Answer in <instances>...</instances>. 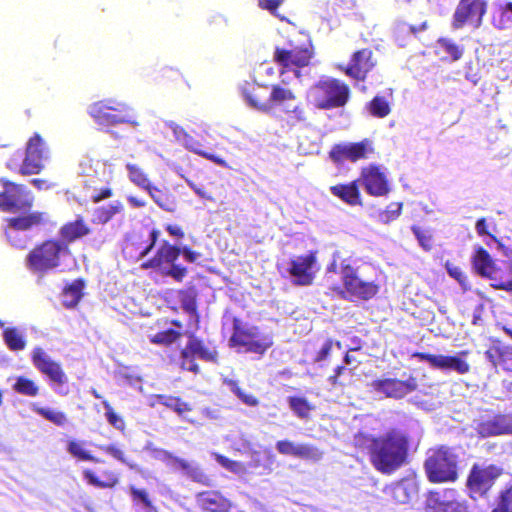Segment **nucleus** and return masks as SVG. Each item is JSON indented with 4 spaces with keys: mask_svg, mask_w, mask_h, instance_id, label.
<instances>
[{
    "mask_svg": "<svg viewBox=\"0 0 512 512\" xmlns=\"http://www.w3.org/2000/svg\"><path fill=\"white\" fill-rule=\"evenodd\" d=\"M407 452V437L400 431L392 430L373 440L371 460L378 471L390 474L401 467Z\"/></svg>",
    "mask_w": 512,
    "mask_h": 512,
    "instance_id": "1",
    "label": "nucleus"
},
{
    "mask_svg": "<svg viewBox=\"0 0 512 512\" xmlns=\"http://www.w3.org/2000/svg\"><path fill=\"white\" fill-rule=\"evenodd\" d=\"M26 260L29 270L40 275L58 268L60 271H64L74 262L67 244L61 241L44 242L35 247L27 255Z\"/></svg>",
    "mask_w": 512,
    "mask_h": 512,
    "instance_id": "2",
    "label": "nucleus"
},
{
    "mask_svg": "<svg viewBox=\"0 0 512 512\" xmlns=\"http://www.w3.org/2000/svg\"><path fill=\"white\" fill-rule=\"evenodd\" d=\"M458 455L447 446L430 449L425 460V470L431 482H453L457 479Z\"/></svg>",
    "mask_w": 512,
    "mask_h": 512,
    "instance_id": "3",
    "label": "nucleus"
},
{
    "mask_svg": "<svg viewBox=\"0 0 512 512\" xmlns=\"http://www.w3.org/2000/svg\"><path fill=\"white\" fill-rule=\"evenodd\" d=\"M307 97L319 109L342 107L349 99V88L337 79L325 78L309 89Z\"/></svg>",
    "mask_w": 512,
    "mask_h": 512,
    "instance_id": "4",
    "label": "nucleus"
},
{
    "mask_svg": "<svg viewBox=\"0 0 512 512\" xmlns=\"http://www.w3.org/2000/svg\"><path fill=\"white\" fill-rule=\"evenodd\" d=\"M230 342L233 346L244 348L245 352L264 354L273 345V337L258 327L235 323Z\"/></svg>",
    "mask_w": 512,
    "mask_h": 512,
    "instance_id": "5",
    "label": "nucleus"
},
{
    "mask_svg": "<svg viewBox=\"0 0 512 512\" xmlns=\"http://www.w3.org/2000/svg\"><path fill=\"white\" fill-rule=\"evenodd\" d=\"M473 266L479 275L492 281L493 288L512 292V265H509V274L504 275L490 254L479 246L473 256Z\"/></svg>",
    "mask_w": 512,
    "mask_h": 512,
    "instance_id": "6",
    "label": "nucleus"
},
{
    "mask_svg": "<svg viewBox=\"0 0 512 512\" xmlns=\"http://www.w3.org/2000/svg\"><path fill=\"white\" fill-rule=\"evenodd\" d=\"M32 363L42 374L50 379L55 393L60 395L68 393V388L64 386L68 382V378L61 365L54 361L42 348L35 347L33 349Z\"/></svg>",
    "mask_w": 512,
    "mask_h": 512,
    "instance_id": "7",
    "label": "nucleus"
},
{
    "mask_svg": "<svg viewBox=\"0 0 512 512\" xmlns=\"http://www.w3.org/2000/svg\"><path fill=\"white\" fill-rule=\"evenodd\" d=\"M44 213L32 212L28 215L8 219L5 230L8 241L16 248L26 247L29 237L27 232L44 221Z\"/></svg>",
    "mask_w": 512,
    "mask_h": 512,
    "instance_id": "8",
    "label": "nucleus"
},
{
    "mask_svg": "<svg viewBox=\"0 0 512 512\" xmlns=\"http://www.w3.org/2000/svg\"><path fill=\"white\" fill-rule=\"evenodd\" d=\"M32 193L23 185L5 182L0 193V209L10 213H25L33 204Z\"/></svg>",
    "mask_w": 512,
    "mask_h": 512,
    "instance_id": "9",
    "label": "nucleus"
},
{
    "mask_svg": "<svg viewBox=\"0 0 512 512\" xmlns=\"http://www.w3.org/2000/svg\"><path fill=\"white\" fill-rule=\"evenodd\" d=\"M501 471L495 465H473L467 479L470 497L476 500L479 497L485 496L494 485L495 480L500 476Z\"/></svg>",
    "mask_w": 512,
    "mask_h": 512,
    "instance_id": "10",
    "label": "nucleus"
},
{
    "mask_svg": "<svg viewBox=\"0 0 512 512\" xmlns=\"http://www.w3.org/2000/svg\"><path fill=\"white\" fill-rule=\"evenodd\" d=\"M341 277L345 288L342 293H347L351 297L369 300L378 292L379 288L373 281L363 280L358 269L349 264L342 263Z\"/></svg>",
    "mask_w": 512,
    "mask_h": 512,
    "instance_id": "11",
    "label": "nucleus"
},
{
    "mask_svg": "<svg viewBox=\"0 0 512 512\" xmlns=\"http://www.w3.org/2000/svg\"><path fill=\"white\" fill-rule=\"evenodd\" d=\"M128 109V106L113 99H107L93 103L88 108V113L95 120L96 123L102 126H110L118 123H131L137 125L136 122L131 121L128 117L114 114L115 112H123Z\"/></svg>",
    "mask_w": 512,
    "mask_h": 512,
    "instance_id": "12",
    "label": "nucleus"
},
{
    "mask_svg": "<svg viewBox=\"0 0 512 512\" xmlns=\"http://www.w3.org/2000/svg\"><path fill=\"white\" fill-rule=\"evenodd\" d=\"M49 158V150L39 134H35L27 143L26 155L20 172L24 175L37 174Z\"/></svg>",
    "mask_w": 512,
    "mask_h": 512,
    "instance_id": "13",
    "label": "nucleus"
},
{
    "mask_svg": "<svg viewBox=\"0 0 512 512\" xmlns=\"http://www.w3.org/2000/svg\"><path fill=\"white\" fill-rule=\"evenodd\" d=\"M467 354V351H462L455 356L415 353L414 357L420 361L427 362L434 369H439L443 372L454 371L462 375L470 371V365L465 360Z\"/></svg>",
    "mask_w": 512,
    "mask_h": 512,
    "instance_id": "14",
    "label": "nucleus"
},
{
    "mask_svg": "<svg viewBox=\"0 0 512 512\" xmlns=\"http://www.w3.org/2000/svg\"><path fill=\"white\" fill-rule=\"evenodd\" d=\"M376 393L383 394L388 398L402 399L418 387L417 380L413 376L400 380L396 378L378 379L371 383Z\"/></svg>",
    "mask_w": 512,
    "mask_h": 512,
    "instance_id": "15",
    "label": "nucleus"
},
{
    "mask_svg": "<svg viewBox=\"0 0 512 512\" xmlns=\"http://www.w3.org/2000/svg\"><path fill=\"white\" fill-rule=\"evenodd\" d=\"M425 512H469L464 502L455 499L454 490L429 492L425 502Z\"/></svg>",
    "mask_w": 512,
    "mask_h": 512,
    "instance_id": "16",
    "label": "nucleus"
},
{
    "mask_svg": "<svg viewBox=\"0 0 512 512\" xmlns=\"http://www.w3.org/2000/svg\"><path fill=\"white\" fill-rule=\"evenodd\" d=\"M487 3L484 0H460L454 15L453 27L459 29L468 21L474 22L478 27L486 13Z\"/></svg>",
    "mask_w": 512,
    "mask_h": 512,
    "instance_id": "17",
    "label": "nucleus"
},
{
    "mask_svg": "<svg viewBox=\"0 0 512 512\" xmlns=\"http://www.w3.org/2000/svg\"><path fill=\"white\" fill-rule=\"evenodd\" d=\"M316 265L314 254L296 256L290 259L286 272L296 285H310L314 278L313 268Z\"/></svg>",
    "mask_w": 512,
    "mask_h": 512,
    "instance_id": "18",
    "label": "nucleus"
},
{
    "mask_svg": "<svg viewBox=\"0 0 512 512\" xmlns=\"http://www.w3.org/2000/svg\"><path fill=\"white\" fill-rule=\"evenodd\" d=\"M371 151V142L368 139H364L358 143L336 144L331 149L329 156L336 163H341L345 160L355 162L359 159L366 158L367 154Z\"/></svg>",
    "mask_w": 512,
    "mask_h": 512,
    "instance_id": "19",
    "label": "nucleus"
},
{
    "mask_svg": "<svg viewBox=\"0 0 512 512\" xmlns=\"http://www.w3.org/2000/svg\"><path fill=\"white\" fill-rule=\"evenodd\" d=\"M246 102L253 108L260 110L262 112L271 111L274 106H282L287 101H294L295 95L294 93L287 88H284L280 85H273L271 88V93L269 98L264 102H259L255 96L245 93L244 94Z\"/></svg>",
    "mask_w": 512,
    "mask_h": 512,
    "instance_id": "20",
    "label": "nucleus"
},
{
    "mask_svg": "<svg viewBox=\"0 0 512 512\" xmlns=\"http://www.w3.org/2000/svg\"><path fill=\"white\" fill-rule=\"evenodd\" d=\"M358 181L372 196H384L389 192L386 175L378 166L369 165L363 168Z\"/></svg>",
    "mask_w": 512,
    "mask_h": 512,
    "instance_id": "21",
    "label": "nucleus"
},
{
    "mask_svg": "<svg viewBox=\"0 0 512 512\" xmlns=\"http://www.w3.org/2000/svg\"><path fill=\"white\" fill-rule=\"evenodd\" d=\"M473 427L481 437L486 438L508 433L511 431L512 425L507 416L496 415L475 420Z\"/></svg>",
    "mask_w": 512,
    "mask_h": 512,
    "instance_id": "22",
    "label": "nucleus"
},
{
    "mask_svg": "<svg viewBox=\"0 0 512 512\" xmlns=\"http://www.w3.org/2000/svg\"><path fill=\"white\" fill-rule=\"evenodd\" d=\"M277 451L282 455L294 456L304 460L319 461L323 453L314 445L280 440L276 443Z\"/></svg>",
    "mask_w": 512,
    "mask_h": 512,
    "instance_id": "23",
    "label": "nucleus"
},
{
    "mask_svg": "<svg viewBox=\"0 0 512 512\" xmlns=\"http://www.w3.org/2000/svg\"><path fill=\"white\" fill-rule=\"evenodd\" d=\"M385 493L401 505L411 504L418 497V484L414 478H403L385 488Z\"/></svg>",
    "mask_w": 512,
    "mask_h": 512,
    "instance_id": "24",
    "label": "nucleus"
},
{
    "mask_svg": "<svg viewBox=\"0 0 512 512\" xmlns=\"http://www.w3.org/2000/svg\"><path fill=\"white\" fill-rule=\"evenodd\" d=\"M311 57L312 51L308 46L293 49L276 48L274 52L275 61L285 68L306 66Z\"/></svg>",
    "mask_w": 512,
    "mask_h": 512,
    "instance_id": "25",
    "label": "nucleus"
},
{
    "mask_svg": "<svg viewBox=\"0 0 512 512\" xmlns=\"http://www.w3.org/2000/svg\"><path fill=\"white\" fill-rule=\"evenodd\" d=\"M195 501L204 512H229L232 507L230 500L215 490L197 493Z\"/></svg>",
    "mask_w": 512,
    "mask_h": 512,
    "instance_id": "26",
    "label": "nucleus"
},
{
    "mask_svg": "<svg viewBox=\"0 0 512 512\" xmlns=\"http://www.w3.org/2000/svg\"><path fill=\"white\" fill-rule=\"evenodd\" d=\"M78 173L87 179L84 184L88 187H96L98 181H102L105 175V164L94 161L88 156L81 158L78 164Z\"/></svg>",
    "mask_w": 512,
    "mask_h": 512,
    "instance_id": "27",
    "label": "nucleus"
},
{
    "mask_svg": "<svg viewBox=\"0 0 512 512\" xmlns=\"http://www.w3.org/2000/svg\"><path fill=\"white\" fill-rule=\"evenodd\" d=\"M372 51L362 49L354 53L351 62L346 69V74L355 79H364L365 75L373 68Z\"/></svg>",
    "mask_w": 512,
    "mask_h": 512,
    "instance_id": "28",
    "label": "nucleus"
},
{
    "mask_svg": "<svg viewBox=\"0 0 512 512\" xmlns=\"http://www.w3.org/2000/svg\"><path fill=\"white\" fill-rule=\"evenodd\" d=\"M180 255V247L173 246L167 241H163L157 250L155 256L143 266L145 268L162 269L163 266L173 264Z\"/></svg>",
    "mask_w": 512,
    "mask_h": 512,
    "instance_id": "29",
    "label": "nucleus"
},
{
    "mask_svg": "<svg viewBox=\"0 0 512 512\" xmlns=\"http://www.w3.org/2000/svg\"><path fill=\"white\" fill-rule=\"evenodd\" d=\"M275 462V455L269 448H265L263 451H252L250 461L248 463L249 468L258 470L260 474H269L272 471V466Z\"/></svg>",
    "mask_w": 512,
    "mask_h": 512,
    "instance_id": "30",
    "label": "nucleus"
},
{
    "mask_svg": "<svg viewBox=\"0 0 512 512\" xmlns=\"http://www.w3.org/2000/svg\"><path fill=\"white\" fill-rule=\"evenodd\" d=\"M358 184V180L353 181L349 184H339L332 186L330 188V191L334 196L339 197L347 204L358 205L361 204Z\"/></svg>",
    "mask_w": 512,
    "mask_h": 512,
    "instance_id": "31",
    "label": "nucleus"
},
{
    "mask_svg": "<svg viewBox=\"0 0 512 512\" xmlns=\"http://www.w3.org/2000/svg\"><path fill=\"white\" fill-rule=\"evenodd\" d=\"M129 495L135 512H158L145 489H140L134 485H130Z\"/></svg>",
    "mask_w": 512,
    "mask_h": 512,
    "instance_id": "32",
    "label": "nucleus"
},
{
    "mask_svg": "<svg viewBox=\"0 0 512 512\" xmlns=\"http://www.w3.org/2000/svg\"><path fill=\"white\" fill-rule=\"evenodd\" d=\"M177 464L176 470L182 471L192 481L210 486V478L203 472L200 466L195 462H189L185 459L174 460Z\"/></svg>",
    "mask_w": 512,
    "mask_h": 512,
    "instance_id": "33",
    "label": "nucleus"
},
{
    "mask_svg": "<svg viewBox=\"0 0 512 512\" xmlns=\"http://www.w3.org/2000/svg\"><path fill=\"white\" fill-rule=\"evenodd\" d=\"M89 232L90 229L87 227L84 221L81 218H78L74 222L65 224L60 230V235L63 239L62 243L68 245L69 243H72L77 239L89 234Z\"/></svg>",
    "mask_w": 512,
    "mask_h": 512,
    "instance_id": "34",
    "label": "nucleus"
},
{
    "mask_svg": "<svg viewBox=\"0 0 512 512\" xmlns=\"http://www.w3.org/2000/svg\"><path fill=\"white\" fill-rule=\"evenodd\" d=\"M85 283L82 279H76L65 287L62 292V304L67 308L75 307L83 296Z\"/></svg>",
    "mask_w": 512,
    "mask_h": 512,
    "instance_id": "35",
    "label": "nucleus"
},
{
    "mask_svg": "<svg viewBox=\"0 0 512 512\" xmlns=\"http://www.w3.org/2000/svg\"><path fill=\"white\" fill-rule=\"evenodd\" d=\"M186 347L187 352H190L194 357H198L201 360L208 362L216 361L217 352L215 350H210L207 347H205L203 342L193 335L190 336V339Z\"/></svg>",
    "mask_w": 512,
    "mask_h": 512,
    "instance_id": "36",
    "label": "nucleus"
},
{
    "mask_svg": "<svg viewBox=\"0 0 512 512\" xmlns=\"http://www.w3.org/2000/svg\"><path fill=\"white\" fill-rule=\"evenodd\" d=\"M123 209L119 201H113L107 205L98 207L93 213V221L98 224H105L112 219V217L120 213Z\"/></svg>",
    "mask_w": 512,
    "mask_h": 512,
    "instance_id": "37",
    "label": "nucleus"
},
{
    "mask_svg": "<svg viewBox=\"0 0 512 512\" xmlns=\"http://www.w3.org/2000/svg\"><path fill=\"white\" fill-rule=\"evenodd\" d=\"M153 399H155L156 403L162 404L167 408L172 409L181 417H183L184 412L192 410L191 406L188 403L182 401L178 397L157 394L153 396Z\"/></svg>",
    "mask_w": 512,
    "mask_h": 512,
    "instance_id": "38",
    "label": "nucleus"
},
{
    "mask_svg": "<svg viewBox=\"0 0 512 512\" xmlns=\"http://www.w3.org/2000/svg\"><path fill=\"white\" fill-rule=\"evenodd\" d=\"M181 145H183L187 150H189L195 154H198L208 160H211L212 162H214L222 167L227 166L226 162L222 158H220L216 155H213L211 153L204 152L201 149L202 144L199 141H197L196 139H194L192 136H190L189 134L186 136V138L181 143Z\"/></svg>",
    "mask_w": 512,
    "mask_h": 512,
    "instance_id": "39",
    "label": "nucleus"
},
{
    "mask_svg": "<svg viewBox=\"0 0 512 512\" xmlns=\"http://www.w3.org/2000/svg\"><path fill=\"white\" fill-rule=\"evenodd\" d=\"M366 108L372 116L377 118H384L391 112L390 101L381 95H376L367 103Z\"/></svg>",
    "mask_w": 512,
    "mask_h": 512,
    "instance_id": "40",
    "label": "nucleus"
},
{
    "mask_svg": "<svg viewBox=\"0 0 512 512\" xmlns=\"http://www.w3.org/2000/svg\"><path fill=\"white\" fill-rule=\"evenodd\" d=\"M281 107L287 114L288 122L292 125L306 121L307 117L304 108L300 104L295 103V100L287 101Z\"/></svg>",
    "mask_w": 512,
    "mask_h": 512,
    "instance_id": "41",
    "label": "nucleus"
},
{
    "mask_svg": "<svg viewBox=\"0 0 512 512\" xmlns=\"http://www.w3.org/2000/svg\"><path fill=\"white\" fill-rule=\"evenodd\" d=\"M32 410L57 426H64L67 423V417L61 411L39 407L36 404L32 405Z\"/></svg>",
    "mask_w": 512,
    "mask_h": 512,
    "instance_id": "42",
    "label": "nucleus"
},
{
    "mask_svg": "<svg viewBox=\"0 0 512 512\" xmlns=\"http://www.w3.org/2000/svg\"><path fill=\"white\" fill-rule=\"evenodd\" d=\"M147 191L154 202L163 210L173 212L176 209L175 201L158 188L151 185Z\"/></svg>",
    "mask_w": 512,
    "mask_h": 512,
    "instance_id": "43",
    "label": "nucleus"
},
{
    "mask_svg": "<svg viewBox=\"0 0 512 512\" xmlns=\"http://www.w3.org/2000/svg\"><path fill=\"white\" fill-rule=\"evenodd\" d=\"M3 337L9 349L18 351L25 348L26 341L23 335L16 328L4 329Z\"/></svg>",
    "mask_w": 512,
    "mask_h": 512,
    "instance_id": "44",
    "label": "nucleus"
},
{
    "mask_svg": "<svg viewBox=\"0 0 512 512\" xmlns=\"http://www.w3.org/2000/svg\"><path fill=\"white\" fill-rule=\"evenodd\" d=\"M13 389L19 394L30 397H35L39 393L38 385L34 381L23 376L17 377L13 384Z\"/></svg>",
    "mask_w": 512,
    "mask_h": 512,
    "instance_id": "45",
    "label": "nucleus"
},
{
    "mask_svg": "<svg viewBox=\"0 0 512 512\" xmlns=\"http://www.w3.org/2000/svg\"><path fill=\"white\" fill-rule=\"evenodd\" d=\"M181 335V331L170 328L149 336V339L153 344L168 346L176 342L181 337Z\"/></svg>",
    "mask_w": 512,
    "mask_h": 512,
    "instance_id": "46",
    "label": "nucleus"
},
{
    "mask_svg": "<svg viewBox=\"0 0 512 512\" xmlns=\"http://www.w3.org/2000/svg\"><path fill=\"white\" fill-rule=\"evenodd\" d=\"M67 451L72 456L84 460V461H91L95 463H99L100 460L92 456L88 451H86L83 447V442L77 441V440H70L67 443Z\"/></svg>",
    "mask_w": 512,
    "mask_h": 512,
    "instance_id": "47",
    "label": "nucleus"
},
{
    "mask_svg": "<svg viewBox=\"0 0 512 512\" xmlns=\"http://www.w3.org/2000/svg\"><path fill=\"white\" fill-rule=\"evenodd\" d=\"M288 403L291 410L301 419L307 418L313 408L303 397H289Z\"/></svg>",
    "mask_w": 512,
    "mask_h": 512,
    "instance_id": "48",
    "label": "nucleus"
},
{
    "mask_svg": "<svg viewBox=\"0 0 512 512\" xmlns=\"http://www.w3.org/2000/svg\"><path fill=\"white\" fill-rule=\"evenodd\" d=\"M101 451L111 455L113 458L117 459L121 463L127 465L130 469L138 470V465L130 460H128L123 452L116 444L109 445H98L97 446Z\"/></svg>",
    "mask_w": 512,
    "mask_h": 512,
    "instance_id": "49",
    "label": "nucleus"
},
{
    "mask_svg": "<svg viewBox=\"0 0 512 512\" xmlns=\"http://www.w3.org/2000/svg\"><path fill=\"white\" fill-rule=\"evenodd\" d=\"M129 179L137 186L147 190L151 184L146 174L135 164L128 163L126 165Z\"/></svg>",
    "mask_w": 512,
    "mask_h": 512,
    "instance_id": "50",
    "label": "nucleus"
},
{
    "mask_svg": "<svg viewBox=\"0 0 512 512\" xmlns=\"http://www.w3.org/2000/svg\"><path fill=\"white\" fill-rule=\"evenodd\" d=\"M225 384L230 388L231 392H233L244 404L247 406H257L259 401L258 399L252 395L243 391L234 380H225Z\"/></svg>",
    "mask_w": 512,
    "mask_h": 512,
    "instance_id": "51",
    "label": "nucleus"
},
{
    "mask_svg": "<svg viewBox=\"0 0 512 512\" xmlns=\"http://www.w3.org/2000/svg\"><path fill=\"white\" fill-rule=\"evenodd\" d=\"M492 512H512V485L501 491Z\"/></svg>",
    "mask_w": 512,
    "mask_h": 512,
    "instance_id": "52",
    "label": "nucleus"
},
{
    "mask_svg": "<svg viewBox=\"0 0 512 512\" xmlns=\"http://www.w3.org/2000/svg\"><path fill=\"white\" fill-rule=\"evenodd\" d=\"M499 29H508L512 26V2H506L500 10L498 19H494Z\"/></svg>",
    "mask_w": 512,
    "mask_h": 512,
    "instance_id": "53",
    "label": "nucleus"
},
{
    "mask_svg": "<svg viewBox=\"0 0 512 512\" xmlns=\"http://www.w3.org/2000/svg\"><path fill=\"white\" fill-rule=\"evenodd\" d=\"M159 272L165 276H169L174 280L180 282L186 276L187 269L174 262L173 264L163 266V268L160 269Z\"/></svg>",
    "mask_w": 512,
    "mask_h": 512,
    "instance_id": "54",
    "label": "nucleus"
},
{
    "mask_svg": "<svg viewBox=\"0 0 512 512\" xmlns=\"http://www.w3.org/2000/svg\"><path fill=\"white\" fill-rule=\"evenodd\" d=\"M441 48L445 50L446 53H448L453 61L459 60L463 55V48L456 43H454L450 39L441 38L438 41Z\"/></svg>",
    "mask_w": 512,
    "mask_h": 512,
    "instance_id": "55",
    "label": "nucleus"
},
{
    "mask_svg": "<svg viewBox=\"0 0 512 512\" xmlns=\"http://www.w3.org/2000/svg\"><path fill=\"white\" fill-rule=\"evenodd\" d=\"M102 404L105 409V416H106L108 423L120 431L124 430V428H125L124 420L114 412V410L111 407V405L109 404V402H107L106 400H103Z\"/></svg>",
    "mask_w": 512,
    "mask_h": 512,
    "instance_id": "56",
    "label": "nucleus"
},
{
    "mask_svg": "<svg viewBox=\"0 0 512 512\" xmlns=\"http://www.w3.org/2000/svg\"><path fill=\"white\" fill-rule=\"evenodd\" d=\"M414 236L418 240L419 245L426 251L432 248V235L428 230H423L418 226L411 228Z\"/></svg>",
    "mask_w": 512,
    "mask_h": 512,
    "instance_id": "57",
    "label": "nucleus"
},
{
    "mask_svg": "<svg viewBox=\"0 0 512 512\" xmlns=\"http://www.w3.org/2000/svg\"><path fill=\"white\" fill-rule=\"evenodd\" d=\"M499 359V366L504 370L512 372V348L509 346H502L496 351Z\"/></svg>",
    "mask_w": 512,
    "mask_h": 512,
    "instance_id": "58",
    "label": "nucleus"
},
{
    "mask_svg": "<svg viewBox=\"0 0 512 512\" xmlns=\"http://www.w3.org/2000/svg\"><path fill=\"white\" fill-rule=\"evenodd\" d=\"M194 358L195 357L190 352H187V347H185L181 351V359H182L181 367L190 372L198 373L199 366H198V364L195 363Z\"/></svg>",
    "mask_w": 512,
    "mask_h": 512,
    "instance_id": "59",
    "label": "nucleus"
},
{
    "mask_svg": "<svg viewBox=\"0 0 512 512\" xmlns=\"http://www.w3.org/2000/svg\"><path fill=\"white\" fill-rule=\"evenodd\" d=\"M401 210V203H391L390 205H388L385 212L380 215L381 220L384 223H389L390 221L395 220L401 214Z\"/></svg>",
    "mask_w": 512,
    "mask_h": 512,
    "instance_id": "60",
    "label": "nucleus"
},
{
    "mask_svg": "<svg viewBox=\"0 0 512 512\" xmlns=\"http://www.w3.org/2000/svg\"><path fill=\"white\" fill-rule=\"evenodd\" d=\"M154 457L162 462H165L169 467L176 470L177 464L174 460H181L182 458L172 455L170 452L164 449H155Z\"/></svg>",
    "mask_w": 512,
    "mask_h": 512,
    "instance_id": "61",
    "label": "nucleus"
},
{
    "mask_svg": "<svg viewBox=\"0 0 512 512\" xmlns=\"http://www.w3.org/2000/svg\"><path fill=\"white\" fill-rule=\"evenodd\" d=\"M83 475L90 485H93L97 488L113 487L117 482L116 479H114L111 483L103 482L99 480L98 477L91 470L88 469L84 470Z\"/></svg>",
    "mask_w": 512,
    "mask_h": 512,
    "instance_id": "62",
    "label": "nucleus"
},
{
    "mask_svg": "<svg viewBox=\"0 0 512 512\" xmlns=\"http://www.w3.org/2000/svg\"><path fill=\"white\" fill-rule=\"evenodd\" d=\"M475 229L480 236L488 235L491 238V240L496 243L497 249H499V250L504 249L503 244L495 236H493L487 232L486 220L484 218H480L477 220V222L475 224Z\"/></svg>",
    "mask_w": 512,
    "mask_h": 512,
    "instance_id": "63",
    "label": "nucleus"
},
{
    "mask_svg": "<svg viewBox=\"0 0 512 512\" xmlns=\"http://www.w3.org/2000/svg\"><path fill=\"white\" fill-rule=\"evenodd\" d=\"M215 459L222 467H224L232 472H237L241 466L240 463H238L236 461H232L229 458H227L223 455H220V454H215Z\"/></svg>",
    "mask_w": 512,
    "mask_h": 512,
    "instance_id": "64",
    "label": "nucleus"
}]
</instances>
